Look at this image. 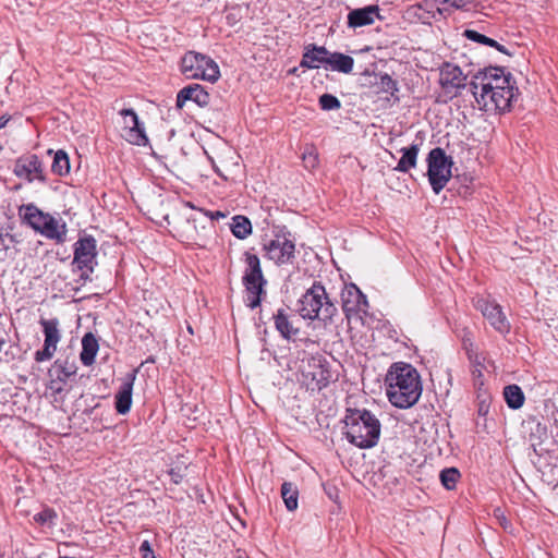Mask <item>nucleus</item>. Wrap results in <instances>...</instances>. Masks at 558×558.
I'll list each match as a JSON object with an SVG mask.
<instances>
[{"label": "nucleus", "instance_id": "obj_1", "mask_svg": "<svg viewBox=\"0 0 558 558\" xmlns=\"http://www.w3.org/2000/svg\"><path fill=\"white\" fill-rule=\"evenodd\" d=\"M469 88L478 107L486 111L509 110L519 95L511 73L499 66L477 71L472 76Z\"/></svg>", "mask_w": 558, "mask_h": 558}, {"label": "nucleus", "instance_id": "obj_2", "mask_svg": "<svg viewBox=\"0 0 558 558\" xmlns=\"http://www.w3.org/2000/svg\"><path fill=\"white\" fill-rule=\"evenodd\" d=\"M389 402L399 409L413 407L420 399L423 386L417 369L409 363H393L385 377Z\"/></svg>", "mask_w": 558, "mask_h": 558}, {"label": "nucleus", "instance_id": "obj_3", "mask_svg": "<svg viewBox=\"0 0 558 558\" xmlns=\"http://www.w3.org/2000/svg\"><path fill=\"white\" fill-rule=\"evenodd\" d=\"M347 439L359 448H372L380 436V423L368 410L349 409L344 417Z\"/></svg>", "mask_w": 558, "mask_h": 558}, {"label": "nucleus", "instance_id": "obj_4", "mask_svg": "<svg viewBox=\"0 0 558 558\" xmlns=\"http://www.w3.org/2000/svg\"><path fill=\"white\" fill-rule=\"evenodd\" d=\"M300 315L304 319L331 322L337 314L336 305L330 301L322 282L315 281L299 300Z\"/></svg>", "mask_w": 558, "mask_h": 558}, {"label": "nucleus", "instance_id": "obj_5", "mask_svg": "<svg viewBox=\"0 0 558 558\" xmlns=\"http://www.w3.org/2000/svg\"><path fill=\"white\" fill-rule=\"evenodd\" d=\"M244 262L246 265L242 278L246 292L244 301L248 307L255 308L260 304V295L265 293L264 287L267 281L263 275L260 262L257 255L245 252Z\"/></svg>", "mask_w": 558, "mask_h": 558}, {"label": "nucleus", "instance_id": "obj_6", "mask_svg": "<svg viewBox=\"0 0 558 558\" xmlns=\"http://www.w3.org/2000/svg\"><path fill=\"white\" fill-rule=\"evenodd\" d=\"M181 72L186 78L216 82L220 76L217 63L199 52L189 51L181 59Z\"/></svg>", "mask_w": 558, "mask_h": 558}, {"label": "nucleus", "instance_id": "obj_7", "mask_svg": "<svg viewBox=\"0 0 558 558\" xmlns=\"http://www.w3.org/2000/svg\"><path fill=\"white\" fill-rule=\"evenodd\" d=\"M452 160L440 147L432 149L427 156V174L433 191L439 194L451 178Z\"/></svg>", "mask_w": 558, "mask_h": 558}, {"label": "nucleus", "instance_id": "obj_8", "mask_svg": "<svg viewBox=\"0 0 558 558\" xmlns=\"http://www.w3.org/2000/svg\"><path fill=\"white\" fill-rule=\"evenodd\" d=\"M302 377L307 389L322 390L331 381L332 374L328 362L322 355H315L303 362Z\"/></svg>", "mask_w": 558, "mask_h": 558}, {"label": "nucleus", "instance_id": "obj_9", "mask_svg": "<svg viewBox=\"0 0 558 558\" xmlns=\"http://www.w3.org/2000/svg\"><path fill=\"white\" fill-rule=\"evenodd\" d=\"M13 173L28 183L34 181L47 182L44 163L35 154H25L19 157L14 162Z\"/></svg>", "mask_w": 558, "mask_h": 558}, {"label": "nucleus", "instance_id": "obj_10", "mask_svg": "<svg viewBox=\"0 0 558 558\" xmlns=\"http://www.w3.org/2000/svg\"><path fill=\"white\" fill-rule=\"evenodd\" d=\"M475 307L497 332L502 336L510 332V322L505 315L502 307L495 300L481 298L476 301Z\"/></svg>", "mask_w": 558, "mask_h": 558}, {"label": "nucleus", "instance_id": "obj_11", "mask_svg": "<svg viewBox=\"0 0 558 558\" xmlns=\"http://www.w3.org/2000/svg\"><path fill=\"white\" fill-rule=\"evenodd\" d=\"M266 257L277 265L291 264L295 257V244L286 235H276L264 245Z\"/></svg>", "mask_w": 558, "mask_h": 558}, {"label": "nucleus", "instance_id": "obj_12", "mask_svg": "<svg viewBox=\"0 0 558 558\" xmlns=\"http://www.w3.org/2000/svg\"><path fill=\"white\" fill-rule=\"evenodd\" d=\"M439 85L446 95L454 97L466 87V76L458 65L445 62L439 68Z\"/></svg>", "mask_w": 558, "mask_h": 558}, {"label": "nucleus", "instance_id": "obj_13", "mask_svg": "<svg viewBox=\"0 0 558 558\" xmlns=\"http://www.w3.org/2000/svg\"><path fill=\"white\" fill-rule=\"evenodd\" d=\"M119 113L123 118L122 137L132 145H147L148 137L136 112L133 109H122Z\"/></svg>", "mask_w": 558, "mask_h": 558}, {"label": "nucleus", "instance_id": "obj_14", "mask_svg": "<svg viewBox=\"0 0 558 558\" xmlns=\"http://www.w3.org/2000/svg\"><path fill=\"white\" fill-rule=\"evenodd\" d=\"M43 332L45 336L44 348L35 353L36 362H45L50 360L56 351L57 345L61 339V332L59 329V320L57 318L40 319Z\"/></svg>", "mask_w": 558, "mask_h": 558}, {"label": "nucleus", "instance_id": "obj_15", "mask_svg": "<svg viewBox=\"0 0 558 558\" xmlns=\"http://www.w3.org/2000/svg\"><path fill=\"white\" fill-rule=\"evenodd\" d=\"M97 255V244L93 236L81 238L74 244V259L73 264L80 270L93 272L95 258Z\"/></svg>", "mask_w": 558, "mask_h": 558}, {"label": "nucleus", "instance_id": "obj_16", "mask_svg": "<svg viewBox=\"0 0 558 558\" xmlns=\"http://www.w3.org/2000/svg\"><path fill=\"white\" fill-rule=\"evenodd\" d=\"M366 307V296L356 286L352 284L342 292V310L347 318H350L360 312H365Z\"/></svg>", "mask_w": 558, "mask_h": 558}, {"label": "nucleus", "instance_id": "obj_17", "mask_svg": "<svg viewBox=\"0 0 558 558\" xmlns=\"http://www.w3.org/2000/svg\"><path fill=\"white\" fill-rule=\"evenodd\" d=\"M194 101L199 107H206L209 105V94L199 84H192L182 88L177 95V107L183 108L186 101Z\"/></svg>", "mask_w": 558, "mask_h": 558}, {"label": "nucleus", "instance_id": "obj_18", "mask_svg": "<svg viewBox=\"0 0 558 558\" xmlns=\"http://www.w3.org/2000/svg\"><path fill=\"white\" fill-rule=\"evenodd\" d=\"M377 20H381L378 5H367L355 9L348 14V25L352 28L372 25Z\"/></svg>", "mask_w": 558, "mask_h": 558}, {"label": "nucleus", "instance_id": "obj_19", "mask_svg": "<svg viewBox=\"0 0 558 558\" xmlns=\"http://www.w3.org/2000/svg\"><path fill=\"white\" fill-rule=\"evenodd\" d=\"M136 371L126 374L119 391L116 395V410L119 414H126L132 405V391Z\"/></svg>", "mask_w": 558, "mask_h": 558}, {"label": "nucleus", "instance_id": "obj_20", "mask_svg": "<svg viewBox=\"0 0 558 558\" xmlns=\"http://www.w3.org/2000/svg\"><path fill=\"white\" fill-rule=\"evenodd\" d=\"M19 215L25 223L38 233L41 231L43 225L49 216L48 213H44L34 204L22 205L19 208Z\"/></svg>", "mask_w": 558, "mask_h": 558}, {"label": "nucleus", "instance_id": "obj_21", "mask_svg": "<svg viewBox=\"0 0 558 558\" xmlns=\"http://www.w3.org/2000/svg\"><path fill=\"white\" fill-rule=\"evenodd\" d=\"M66 223L61 218L58 219L49 214L39 233L57 243H63L66 240Z\"/></svg>", "mask_w": 558, "mask_h": 558}, {"label": "nucleus", "instance_id": "obj_22", "mask_svg": "<svg viewBox=\"0 0 558 558\" xmlns=\"http://www.w3.org/2000/svg\"><path fill=\"white\" fill-rule=\"evenodd\" d=\"M99 350L97 338L92 333L87 332L82 339V351L80 359L85 366H90L95 362L96 354Z\"/></svg>", "mask_w": 558, "mask_h": 558}, {"label": "nucleus", "instance_id": "obj_23", "mask_svg": "<svg viewBox=\"0 0 558 558\" xmlns=\"http://www.w3.org/2000/svg\"><path fill=\"white\" fill-rule=\"evenodd\" d=\"M326 64L331 71L349 74L352 72L354 60L350 56L340 52H333L328 54Z\"/></svg>", "mask_w": 558, "mask_h": 558}, {"label": "nucleus", "instance_id": "obj_24", "mask_svg": "<svg viewBox=\"0 0 558 558\" xmlns=\"http://www.w3.org/2000/svg\"><path fill=\"white\" fill-rule=\"evenodd\" d=\"M328 54L329 52L324 47L307 48L301 61V65L308 69H317L320 64H326Z\"/></svg>", "mask_w": 558, "mask_h": 558}, {"label": "nucleus", "instance_id": "obj_25", "mask_svg": "<svg viewBox=\"0 0 558 558\" xmlns=\"http://www.w3.org/2000/svg\"><path fill=\"white\" fill-rule=\"evenodd\" d=\"M400 151L402 153V157L400 158L395 170L399 172H408L410 169L416 166L420 147L417 144H412L409 147L401 148Z\"/></svg>", "mask_w": 558, "mask_h": 558}, {"label": "nucleus", "instance_id": "obj_26", "mask_svg": "<svg viewBox=\"0 0 558 558\" xmlns=\"http://www.w3.org/2000/svg\"><path fill=\"white\" fill-rule=\"evenodd\" d=\"M274 319L276 329L284 339L290 340L295 335H298L299 329L293 327L283 310H278L277 314L274 316Z\"/></svg>", "mask_w": 558, "mask_h": 558}, {"label": "nucleus", "instance_id": "obj_27", "mask_svg": "<svg viewBox=\"0 0 558 558\" xmlns=\"http://www.w3.org/2000/svg\"><path fill=\"white\" fill-rule=\"evenodd\" d=\"M230 229L238 239H246L252 233V223L245 216L236 215L232 218Z\"/></svg>", "mask_w": 558, "mask_h": 558}, {"label": "nucleus", "instance_id": "obj_28", "mask_svg": "<svg viewBox=\"0 0 558 558\" xmlns=\"http://www.w3.org/2000/svg\"><path fill=\"white\" fill-rule=\"evenodd\" d=\"M504 397L508 407L514 410L520 409L524 403V393L517 385L506 386Z\"/></svg>", "mask_w": 558, "mask_h": 558}, {"label": "nucleus", "instance_id": "obj_29", "mask_svg": "<svg viewBox=\"0 0 558 558\" xmlns=\"http://www.w3.org/2000/svg\"><path fill=\"white\" fill-rule=\"evenodd\" d=\"M281 497L289 511H294L298 508L299 490L293 483L284 482L281 485Z\"/></svg>", "mask_w": 558, "mask_h": 558}, {"label": "nucleus", "instance_id": "obj_30", "mask_svg": "<svg viewBox=\"0 0 558 558\" xmlns=\"http://www.w3.org/2000/svg\"><path fill=\"white\" fill-rule=\"evenodd\" d=\"M51 171L57 175H65L70 172V160L65 151L58 150L54 154Z\"/></svg>", "mask_w": 558, "mask_h": 558}, {"label": "nucleus", "instance_id": "obj_31", "mask_svg": "<svg viewBox=\"0 0 558 558\" xmlns=\"http://www.w3.org/2000/svg\"><path fill=\"white\" fill-rule=\"evenodd\" d=\"M460 478V473L456 468L445 469L440 472V482L447 489H453Z\"/></svg>", "mask_w": 558, "mask_h": 558}, {"label": "nucleus", "instance_id": "obj_32", "mask_svg": "<svg viewBox=\"0 0 558 558\" xmlns=\"http://www.w3.org/2000/svg\"><path fill=\"white\" fill-rule=\"evenodd\" d=\"M379 86L381 92L390 94L391 96H396L399 92L398 82L387 73L380 75Z\"/></svg>", "mask_w": 558, "mask_h": 558}, {"label": "nucleus", "instance_id": "obj_33", "mask_svg": "<svg viewBox=\"0 0 558 558\" xmlns=\"http://www.w3.org/2000/svg\"><path fill=\"white\" fill-rule=\"evenodd\" d=\"M56 368L58 371V378L60 380H66L68 378L75 375L77 371V366L75 365V363H69L66 361L63 364L57 361Z\"/></svg>", "mask_w": 558, "mask_h": 558}, {"label": "nucleus", "instance_id": "obj_34", "mask_svg": "<svg viewBox=\"0 0 558 558\" xmlns=\"http://www.w3.org/2000/svg\"><path fill=\"white\" fill-rule=\"evenodd\" d=\"M319 106L323 110H338L341 108L340 100L331 94H323L319 97Z\"/></svg>", "mask_w": 558, "mask_h": 558}, {"label": "nucleus", "instance_id": "obj_35", "mask_svg": "<svg viewBox=\"0 0 558 558\" xmlns=\"http://www.w3.org/2000/svg\"><path fill=\"white\" fill-rule=\"evenodd\" d=\"M302 158L307 168H315L318 165V154L313 145L305 147Z\"/></svg>", "mask_w": 558, "mask_h": 558}, {"label": "nucleus", "instance_id": "obj_36", "mask_svg": "<svg viewBox=\"0 0 558 558\" xmlns=\"http://www.w3.org/2000/svg\"><path fill=\"white\" fill-rule=\"evenodd\" d=\"M57 518V513L53 509L45 508L40 512L34 515V520L44 525V524H53L54 519Z\"/></svg>", "mask_w": 558, "mask_h": 558}, {"label": "nucleus", "instance_id": "obj_37", "mask_svg": "<svg viewBox=\"0 0 558 558\" xmlns=\"http://www.w3.org/2000/svg\"><path fill=\"white\" fill-rule=\"evenodd\" d=\"M469 38L472 39V40L478 41V43H483V44L488 45L490 47H495L499 51H501L504 53H507V54H510V52L507 51L504 46L499 45L492 37H469Z\"/></svg>", "mask_w": 558, "mask_h": 558}, {"label": "nucleus", "instance_id": "obj_38", "mask_svg": "<svg viewBox=\"0 0 558 558\" xmlns=\"http://www.w3.org/2000/svg\"><path fill=\"white\" fill-rule=\"evenodd\" d=\"M140 553L142 554V558H156L155 553L150 546L148 541H144L140 546Z\"/></svg>", "mask_w": 558, "mask_h": 558}, {"label": "nucleus", "instance_id": "obj_39", "mask_svg": "<svg viewBox=\"0 0 558 558\" xmlns=\"http://www.w3.org/2000/svg\"><path fill=\"white\" fill-rule=\"evenodd\" d=\"M472 1L473 0H440L441 3H447L450 7L456 8V9H463Z\"/></svg>", "mask_w": 558, "mask_h": 558}, {"label": "nucleus", "instance_id": "obj_40", "mask_svg": "<svg viewBox=\"0 0 558 558\" xmlns=\"http://www.w3.org/2000/svg\"><path fill=\"white\" fill-rule=\"evenodd\" d=\"M201 213H203L206 217H208L210 220H219L226 218V214L220 210L210 211L206 209H198Z\"/></svg>", "mask_w": 558, "mask_h": 558}, {"label": "nucleus", "instance_id": "obj_41", "mask_svg": "<svg viewBox=\"0 0 558 558\" xmlns=\"http://www.w3.org/2000/svg\"><path fill=\"white\" fill-rule=\"evenodd\" d=\"M170 476H171V480L173 481V483H175V484H179L182 480L181 474L174 470L170 471Z\"/></svg>", "mask_w": 558, "mask_h": 558}, {"label": "nucleus", "instance_id": "obj_42", "mask_svg": "<svg viewBox=\"0 0 558 558\" xmlns=\"http://www.w3.org/2000/svg\"><path fill=\"white\" fill-rule=\"evenodd\" d=\"M8 236H9V234H0V250L9 248V246L4 243V239Z\"/></svg>", "mask_w": 558, "mask_h": 558}, {"label": "nucleus", "instance_id": "obj_43", "mask_svg": "<svg viewBox=\"0 0 558 558\" xmlns=\"http://www.w3.org/2000/svg\"><path fill=\"white\" fill-rule=\"evenodd\" d=\"M214 168H215L216 173H217L219 177H221V178H222V179H225V180H228V177H227V175H226V174L220 170V168H219V167L215 166Z\"/></svg>", "mask_w": 558, "mask_h": 558}, {"label": "nucleus", "instance_id": "obj_44", "mask_svg": "<svg viewBox=\"0 0 558 558\" xmlns=\"http://www.w3.org/2000/svg\"><path fill=\"white\" fill-rule=\"evenodd\" d=\"M462 35H482L481 33L473 29H465Z\"/></svg>", "mask_w": 558, "mask_h": 558}, {"label": "nucleus", "instance_id": "obj_45", "mask_svg": "<svg viewBox=\"0 0 558 558\" xmlns=\"http://www.w3.org/2000/svg\"><path fill=\"white\" fill-rule=\"evenodd\" d=\"M185 206H186V207H190V208H192V209H196V207H195V206L193 205V203H191V202H186V203H185Z\"/></svg>", "mask_w": 558, "mask_h": 558}, {"label": "nucleus", "instance_id": "obj_46", "mask_svg": "<svg viewBox=\"0 0 558 558\" xmlns=\"http://www.w3.org/2000/svg\"><path fill=\"white\" fill-rule=\"evenodd\" d=\"M3 344H4V339L0 336V350L2 349Z\"/></svg>", "mask_w": 558, "mask_h": 558}, {"label": "nucleus", "instance_id": "obj_47", "mask_svg": "<svg viewBox=\"0 0 558 558\" xmlns=\"http://www.w3.org/2000/svg\"><path fill=\"white\" fill-rule=\"evenodd\" d=\"M369 49H371V48H369L368 46H366V47L362 48L360 51H361V52H364V51H368Z\"/></svg>", "mask_w": 558, "mask_h": 558}]
</instances>
